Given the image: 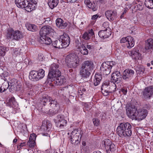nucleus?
Wrapping results in <instances>:
<instances>
[{"label":"nucleus","instance_id":"nucleus-40","mask_svg":"<svg viewBox=\"0 0 153 153\" xmlns=\"http://www.w3.org/2000/svg\"><path fill=\"white\" fill-rule=\"evenodd\" d=\"M82 104L83 106V109L84 112L88 111L91 109V108L88 103L83 102Z\"/></svg>","mask_w":153,"mask_h":153},{"label":"nucleus","instance_id":"nucleus-11","mask_svg":"<svg viewBox=\"0 0 153 153\" xmlns=\"http://www.w3.org/2000/svg\"><path fill=\"white\" fill-rule=\"evenodd\" d=\"M142 94L145 98H150L153 95V85L146 87L143 89Z\"/></svg>","mask_w":153,"mask_h":153},{"label":"nucleus","instance_id":"nucleus-56","mask_svg":"<svg viewBox=\"0 0 153 153\" xmlns=\"http://www.w3.org/2000/svg\"><path fill=\"white\" fill-rule=\"evenodd\" d=\"M122 92H123V93L124 94L126 95V94L127 92V88H122L121 90Z\"/></svg>","mask_w":153,"mask_h":153},{"label":"nucleus","instance_id":"nucleus-18","mask_svg":"<svg viewBox=\"0 0 153 153\" xmlns=\"http://www.w3.org/2000/svg\"><path fill=\"white\" fill-rule=\"evenodd\" d=\"M105 15L110 21H112L117 16V12L115 11L108 10L105 12Z\"/></svg>","mask_w":153,"mask_h":153},{"label":"nucleus","instance_id":"nucleus-22","mask_svg":"<svg viewBox=\"0 0 153 153\" xmlns=\"http://www.w3.org/2000/svg\"><path fill=\"white\" fill-rule=\"evenodd\" d=\"M40 42L42 43L47 45H50L52 42V41L51 38L47 36H40Z\"/></svg>","mask_w":153,"mask_h":153},{"label":"nucleus","instance_id":"nucleus-52","mask_svg":"<svg viewBox=\"0 0 153 153\" xmlns=\"http://www.w3.org/2000/svg\"><path fill=\"white\" fill-rule=\"evenodd\" d=\"M109 23L108 22H105L102 24V27L105 29L104 30H107V29L109 27Z\"/></svg>","mask_w":153,"mask_h":153},{"label":"nucleus","instance_id":"nucleus-15","mask_svg":"<svg viewBox=\"0 0 153 153\" xmlns=\"http://www.w3.org/2000/svg\"><path fill=\"white\" fill-rule=\"evenodd\" d=\"M81 67L91 72L94 68V64L92 61L87 60L83 63Z\"/></svg>","mask_w":153,"mask_h":153},{"label":"nucleus","instance_id":"nucleus-10","mask_svg":"<svg viewBox=\"0 0 153 153\" xmlns=\"http://www.w3.org/2000/svg\"><path fill=\"white\" fill-rule=\"evenodd\" d=\"M53 30L49 26H45L42 27L40 30L39 34L40 36L49 35L53 33Z\"/></svg>","mask_w":153,"mask_h":153},{"label":"nucleus","instance_id":"nucleus-1","mask_svg":"<svg viewBox=\"0 0 153 153\" xmlns=\"http://www.w3.org/2000/svg\"><path fill=\"white\" fill-rule=\"evenodd\" d=\"M127 116L131 119L141 120L146 118L147 114V111L145 109H139L137 111L134 106L129 105L126 108Z\"/></svg>","mask_w":153,"mask_h":153},{"label":"nucleus","instance_id":"nucleus-5","mask_svg":"<svg viewBox=\"0 0 153 153\" xmlns=\"http://www.w3.org/2000/svg\"><path fill=\"white\" fill-rule=\"evenodd\" d=\"M115 65V62L113 61L104 62L100 67V73L104 75L109 74L111 72L112 68Z\"/></svg>","mask_w":153,"mask_h":153},{"label":"nucleus","instance_id":"nucleus-55","mask_svg":"<svg viewBox=\"0 0 153 153\" xmlns=\"http://www.w3.org/2000/svg\"><path fill=\"white\" fill-rule=\"evenodd\" d=\"M140 22L143 25H145L147 23V20L142 19H141Z\"/></svg>","mask_w":153,"mask_h":153},{"label":"nucleus","instance_id":"nucleus-42","mask_svg":"<svg viewBox=\"0 0 153 153\" xmlns=\"http://www.w3.org/2000/svg\"><path fill=\"white\" fill-rule=\"evenodd\" d=\"M6 50L5 47L0 46V56H4L5 55Z\"/></svg>","mask_w":153,"mask_h":153},{"label":"nucleus","instance_id":"nucleus-59","mask_svg":"<svg viewBox=\"0 0 153 153\" xmlns=\"http://www.w3.org/2000/svg\"><path fill=\"white\" fill-rule=\"evenodd\" d=\"M98 17V16L97 15H93L91 18V19L92 20H95L97 19Z\"/></svg>","mask_w":153,"mask_h":153},{"label":"nucleus","instance_id":"nucleus-44","mask_svg":"<svg viewBox=\"0 0 153 153\" xmlns=\"http://www.w3.org/2000/svg\"><path fill=\"white\" fill-rule=\"evenodd\" d=\"M88 7L94 11L97 10L98 8L97 5L94 3L91 4L90 6Z\"/></svg>","mask_w":153,"mask_h":153},{"label":"nucleus","instance_id":"nucleus-62","mask_svg":"<svg viewBox=\"0 0 153 153\" xmlns=\"http://www.w3.org/2000/svg\"><path fill=\"white\" fill-rule=\"evenodd\" d=\"M53 150L48 149L46 150V152L47 153H53Z\"/></svg>","mask_w":153,"mask_h":153},{"label":"nucleus","instance_id":"nucleus-14","mask_svg":"<svg viewBox=\"0 0 153 153\" xmlns=\"http://www.w3.org/2000/svg\"><path fill=\"white\" fill-rule=\"evenodd\" d=\"M60 39L61 40L64 48H66L69 45L70 42V39L68 35L64 33L60 36Z\"/></svg>","mask_w":153,"mask_h":153},{"label":"nucleus","instance_id":"nucleus-29","mask_svg":"<svg viewBox=\"0 0 153 153\" xmlns=\"http://www.w3.org/2000/svg\"><path fill=\"white\" fill-rule=\"evenodd\" d=\"M58 3V0H48V4L51 9L56 7Z\"/></svg>","mask_w":153,"mask_h":153},{"label":"nucleus","instance_id":"nucleus-32","mask_svg":"<svg viewBox=\"0 0 153 153\" xmlns=\"http://www.w3.org/2000/svg\"><path fill=\"white\" fill-rule=\"evenodd\" d=\"M79 51L83 55H87L88 54V51L86 47L83 45H81L78 47Z\"/></svg>","mask_w":153,"mask_h":153},{"label":"nucleus","instance_id":"nucleus-27","mask_svg":"<svg viewBox=\"0 0 153 153\" xmlns=\"http://www.w3.org/2000/svg\"><path fill=\"white\" fill-rule=\"evenodd\" d=\"M111 34V33L107 32V30H100L98 33V35L101 38H108Z\"/></svg>","mask_w":153,"mask_h":153},{"label":"nucleus","instance_id":"nucleus-51","mask_svg":"<svg viewBox=\"0 0 153 153\" xmlns=\"http://www.w3.org/2000/svg\"><path fill=\"white\" fill-rule=\"evenodd\" d=\"M102 94L105 96H107L109 94V93H110L109 91V90H107L104 89L102 87Z\"/></svg>","mask_w":153,"mask_h":153},{"label":"nucleus","instance_id":"nucleus-63","mask_svg":"<svg viewBox=\"0 0 153 153\" xmlns=\"http://www.w3.org/2000/svg\"><path fill=\"white\" fill-rule=\"evenodd\" d=\"M91 47L92 46H91V45H87V48L88 49H91Z\"/></svg>","mask_w":153,"mask_h":153},{"label":"nucleus","instance_id":"nucleus-23","mask_svg":"<svg viewBox=\"0 0 153 153\" xmlns=\"http://www.w3.org/2000/svg\"><path fill=\"white\" fill-rule=\"evenodd\" d=\"M94 35V33L92 29L88 30V32H85L83 35L82 38L86 40L89 39L91 37Z\"/></svg>","mask_w":153,"mask_h":153},{"label":"nucleus","instance_id":"nucleus-47","mask_svg":"<svg viewBox=\"0 0 153 153\" xmlns=\"http://www.w3.org/2000/svg\"><path fill=\"white\" fill-rule=\"evenodd\" d=\"M2 86L4 88L3 91H5L10 86V84L8 82H5L2 83Z\"/></svg>","mask_w":153,"mask_h":153},{"label":"nucleus","instance_id":"nucleus-12","mask_svg":"<svg viewBox=\"0 0 153 153\" xmlns=\"http://www.w3.org/2000/svg\"><path fill=\"white\" fill-rule=\"evenodd\" d=\"M139 51L138 49L134 48L129 51L128 53L133 59L136 60H141L142 58V54L139 52Z\"/></svg>","mask_w":153,"mask_h":153},{"label":"nucleus","instance_id":"nucleus-16","mask_svg":"<svg viewBox=\"0 0 153 153\" xmlns=\"http://www.w3.org/2000/svg\"><path fill=\"white\" fill-rule=\"evenodd\" d=\"M134 73V70L129 68L126 69L123 73V78L125 80L131 79L133 76Z\"/></svg>","mask_w":153,"mask_h":153},{"label":"nucleus","instance_id":"nucleus-6","mask_svg":"<svg viewBox=\"0 0 153 153\" xmlns=\"http://www.w3.org/2000/svg\"><path fill=\"white\" fill-rule=\"evenodd\" d=\"M7 38L11 40H18L23 38V35L19 30L14 31L13 29L8 30L7 35Z\"/></svg>","mask_w":153,"mask_h":153},{"label":"nucleus","instance_id":"nucleus-60","mask_svg":"<svg viewBox=\"0 0 153 153\" xmlns=\"http://www.w3.org/2000/svg\"><path fill=\"white\" fill-rule=\"evenodd\" d=\"M26 145V144L25 143H21L20 144L19 146V147H20L19 148H20L21 147H23V146H25Z\"/></svg>","mask_w":153,"mask_h":153},{"label":"nucleus","instance_id":"nucleus-49","mask_svg":"<svg viewBox=\"0 0 153 153\" xmlns=\"http://www.w3.org/2000/svg\"><path fill=\"white\" fill-rule=\"evenodd\" d=\"M58 119V121L57 122H60L62 120H65L64 119V117L63 115L59 114L57 116Z\"/></svg>","mask_w":153,"mask_h":153},{"label":"nucleus","instance_id":"nucleus-19","mask_svg":"<svg viewBox=\"0 0 153 153\" xmlns=\"http://www.w3.org/2000/svg\"><path fill=\"white\" fill-rule=\"evenodd\" d=\"M51 127V125L49 121L45 120L43 121L41 126L42 131L44 132H48Z\"/></svg>","mask_w":153,"mask_h":153},{"label":"nucleus","instance_id":"nucleus-24","mask_svg":"<svg viewBox=\"0 0 153 153\" xmlns=\"http://www.w3.org/2000/svg\"><path fill=\"white\" fill-rule=\"evenodd\" d=\"M91 72V71L81 67L80 68V74L82 77L86 78L89 76Z\"/></svg>","mask_w":153,"mask_h":153},{"label":"nucleus","instance_id":"nucleus-8","mask_svg":"<svg viewBox=\"0 0 153 153\" xmlns=\"http://www.w3.org/2000/svg\"><path fill=\"white\" fill-rule=\"evenodd\" d=\"M59 65L56 63L51 64L50 67L48 76L49 78L55 77V76L59 75L61 72L58 69Z\"/></svg>","mask_w":153,"mask_h":153},{"label":"nucleus","instance_id":"nucleus-38","mask_svg":"<svg viewBox=\"0 0 153 153\" xmlns=\"http://www.w3.org/2000/svg\"><path fill=\"white\" fill-rule=\"evenodd\" d=\"M37 73L39 79L42 78L45 76V71L42 69H39Z\"/></svg>","mask_w":153,"mask_h":153},{"label":"nucleus","instance_id":"nucleus-46","mask_svg":"<svg viewBox=\"0 0 153 153\" xmlns=\"http://www.w3.org/2000/svg\"><path fill=\"white\" fill-rule=\"evenodd\" d=\"M116 86L115 84H114L110 86L109 88V91L110 93H112L116 91Z\"/></svg>","mask_w":153,"mask_h":153},{"label":"nucleus","instance_id":"nucleus-4","mask_svg":"<svg viewBox=\"0 0 153 153\" xmlns=\"http://www.w3.org/2000/svg\"><path fill=\"white\" fill-rule=\"evenodd\" d=\"M82 137L80 131L78 129H74L71 133L70 137L71 143L74 145H79L81 141Z\"/></svg>","mask_w":153,"mask_h":153},{"label":"nucleus","instance_id":"nucleus-9","mask_svg":"<svg viewBox=\"0 0 153 153\" xmlns=\"http://www.w3.org/2000/svg\"><path fill=\"white\" fill-rule=\"evenodd\" d=\"M44 102L46 103L47 102H50V106L52 108L53 112L55 114L57 113L59 109V106L57 104V101L55 100H53L50 97L47 96L44 99Z\"/></svg>","mask_w":153,"mask_h":153},{"label":"nucleus","instance_id":"nucleus-13","mask_svg":"<svg viewBox=\"0 0 153 153\" xmlns=\"http://www.w3.org/2000/svg\"><path fill=\"white\" fill-rule=\"evenodd\" d=\"M51 79H53L52 82L55 85H60L63 84L65 82V78L63 76L59 75L55 76V77H52Z\"/></svg>","mask_w":153,"mask_h":153},{"label":"nucleus","instance_id":"nucleus-43","mask_svg":"<svg viewBox=\"0 0 153 153\" xmlns=\"http://www.w3.org/2000/svg\"><path fill=\"white\" fill-rule=\"evenodd\" d=\"M131 39V36H127L125 37L122 38L120 40V43H127V41L128 40H130Z\"/></svg>","mask_w":153,"mask_h":153},{"label":"nucleus","instance_id":"nucleus-48","mask_svg":"<svg viewBox=\"0 0 153 153\" xmlns=\"http://www.w3.org/2000/svg\"><path fill=\"white\" fill-rule=\"evenodd\" d=\"M36 136V134L33 133L30 134L29 140L35 141Z\"/></svg>","mask_w":153,"mask_h":153},{"label":"nucleus","instance_id":"nucleus-64","mask_svg":"<svg viewBox=\"0 0 153 153\" xmlns=\"http://www.w3.org/2000/svg\"><path fill=\"white\" fill-rule=\"evenodd\" d=\"M93 153H102L100 151H94Z\"/></svg>","mask_w":153,"mask_h":153},{"label":"nucleus","instance_id":"nucleus-26","mask_svg":"<svg viewBox=\"0 0 153 153\" xmlns=\"http://www.w3.org/2000/svg\"><path fill=\"white\" fill-rule=\"evenodd\" d=\"M102 79V76L99 74L96 73L95 76L93 83L95 86H97L100 83Z\"/></svg>","mask_w":153,"mask_h":153},{"label":"nucleus","instance_id":"nucleus-17","mask_svg":"<svg viewBox=\"0 0 153 153\" xmlns=\"http://www.w3.org/2000/svg\"><path fill=\"white\" fill-rule=\"evenodd\" d=\"M17 80L15 79H12L9 83L10 87L9 88L10 92L17 91L19 90L18 87Z\"/></svg>","mask_w":153,"mask_h":153},{"label":"nucleus","instance_id":"nucleus-41","mask_svg":"<svg viewBox=\"0 0 153 153\" xmlns=\"http://www.w3.org/2000/svg\"><path fill=\"white\" fill-rule=\"evenodd\" d=\"M37 71H33L30 72V76L33 79H39L37 75Z\"/></svg>","mask_w":153,"mask_h":153},{"label":"nucleus","instance_id":"nucleus-2","mask_svg":"<svg viewBox=\"0 0 153 153\" xmlns=\"http://www.w3.org/2000/svg\"><path fill=\"white\" fill-rule=\"evenodd\" d=\"M131 128L129 123H121L117 128V132L120 137H130L132 134Z\"/></svg>","mask_w":153,"mask_h":153},{"label":"nucleus","instance_id":"nucleus-35","mask_svg":"<svg viewBox=\"0 0 153 153\" xmlns=\"http://www.w3.org/2000/svg\"><path fill=\"white\" fill-rule=\"evenodd\" d=\"M86 89L84 86H80L78 89V93L79 95L82 96L86 93Z\"/></svg>","mask_w":153,"mask_h":153},{"label":"nucleus","instance_id":"nucleus-61","mask_svg":"<svg viewBox=\"0 0 153 153\" xmlns=\"http://www.w3.org/2000/svg\"><path fill=\"white\" fill-rule=\"evenodd\" d=\"M68 2L71 3H74L75 2H77L78 1V0H67Z\"/></svg>","mask_w":153,"mask_h":153},{"label":"nucleus","instance_id":"nucleus-33","mask_svg":"<svg viewBox=\"0 0 153 153\" xmlns=\"http://www.w3.org/2000/svg\"><path fill=\"white\" fill-rule=\"evenodd\" d=\"M131 39L129 40H128L126 43L127 47L128 48H130L132 47L134 45V40L133 37L131 36Z\"/></svg>","mask_w":153,"mask_h":153},{"label":"nucleus","instance_id":"nucleus-45","mask_svg":"<svg viewBox=\"0 0 153 153\" xmlns=\"http://www.w3.org/2000/svg\"><path fill=\"white\" fill-rule=\"evenodd\" d=\"M9 103L10 105L12 107H13L16 106L17 104L16 102L15 101V99L14 97L12 98L9 100Z\"/></svg>","mask_w":153,"mask_h":153},{"label":"nucleus","instance_id":"nucleus-3","mask_svg":"<svg viewBox=\"0 0 153 153\" xmlns=\"http://www.w3.org/2000/svg\"><path fill=\"white\" fill-rule=\"evenodd\" d=\"M65 62L68 67L70 68H75L79 65V59L76 54L71 53L66 56Z\"/></svg>","mask_w":153,"mask_h":153},{"label":"nucleus","instance_id":"nucleus-34","mask_svg":"<svg viewBox=\"0 0 153 153\" xmlns=\"http://www.w3.org/2000/svg\"><path fill=\"white\" fill-rule=\"evenodd\" d=\"M27 148L31 149H33L36 146L35 141L28 140L26 145Z\"/></svg>","mask_w":153,"mask_h":153},{"label":"nucleus","instance_id":"nucleus-31","mask_svg":"<svg viewBox=\"0 0 153 153\" xmlns=\"http://www.w3.org/2000/svg\"><path fill=\"white\" fill-rule=\"evenodd\" d=\"M26 25L27 29L30 31H36L38 30L37 27L35 25L27 24Z\"/></svg>","mask_w":153,"mask_h":153},{"label":"nucleus","instance_id":"nucleus-54","mask_svg":"<svg viewBox=\"0 0 153 153\" xmlns=\"http://www.w3.org/2000/svg\"><path fill=\"white\" fill-rule=\"evenodd\" d=\"M84 3L88 7H89L90 4L92 3L90 0H85Z\"/></svg>","mask_w":153,"mask_h":153},{"label":"nucleus","instance_id":"nucleus-53","mask_svg":"<svg viewBox=\"0 0 153 153\" xmlns=\"http://www.w3.org/2000/svg\"><path fill=\"white\" fill-rule=\"evenodd\" d=\"M3 81V79L0 77V85L1 84ZM3 90H4V88L1 85V87L0 86V92L1 93L4 92L5 91H3Z\"/></svg>","mask_w":153,"mask_h":153},{"label":"nucleus","instance_id":"nucleus-58","mask_svg":"<svg viewBox=\"0 0 153 153\" xmlns=\"http://www.w3.org/2000/svg\"><path fill=\"white\" fill-rule=\"evenodd\" d=\"M130 8H128L127 7H126L124 8L123 12V14H125L129 10V9Z\"/></svg>","mask_w":153,"mask_h":153},{"label":"nucleus","instance_id":"nucleus-39","mask_svg":"<svg viewBox=\"0 0 153 153\" xmlns=\"http://www.w3.org/2000/svg\"><path fill=\"white\" fill-rule=\"evenodd\" d=\"M137 6V10L141 11L143 9L144 5L142 2L138 1L136 3Z\"/></svg>","mask_w":153,"mask_h":153},{"label":"nucleus","instance_id":"nucleus-37","mask_svg":"<svg viewBox=\"0 0 153 153\" xmlns=\"http://www.w3.org/2000/svg\"><path fill=\"white\" fill-rule=\"evenodd\" d=\"M56 123L57 126H59L61 128H63L64 126H66L67 121L65 120H63L60 122H56Z\"/></svg>","mask_w":153,"mask_h":153},{"label":"nucleus","instance_id":"nucleus-20","mask_svg":"<svg viewBox=\"0 0 153 153\" xmlns=\"http://www.w3.org/2000/svg\"><path fill=\"white\" fill-rule=\"evenodd\" d=\"M111 80L113 82H117V83L120 82L121 80V76L120 72L116 71L113 73L111 75Z\"/></svg>","mask_w":153,"mask_h":153},{"label":"nucleus","instance_id":"nucleus-30","mask_svg":"<svg viewBox=\"0 0 153 153\" xmlns=\"http://www.w3.org/2000/svg\"><path fill=\"white\" fill-rule=\"evenodd\" d=\"M61 40L59 39V40L55 41L53 43V46L57 48H64Z\"/></svg>","mask_w":153,"mask_h":153},{"label":"nucleus","instance_id":"nucleus-7","mask_svg":"<svg viewBox=\"0 0 153 153\" xmlns=\"http://www.w3.org/2000/svg\"><path fill=\"white\" fill-rule=\"evenodd\" d=\"M102 144L105 149L107 153H113L116 150V146L109 139H105Z\"/></svg>","mask_w":153,"mask_h":153},{"label":"nucleus","instance_id":"nucleus-25","mask_svg":"<svg viewBox=\"0 0 153 153\" xmlns=\"http://www.w3.org/2000/svg\"><path fill=\"white\" fill-rule=\"evenodd\" d=\"M29 1L28 0V3H26V4H27V6H25V10L28 12H30L35 9L36 5L34 3H29Z\"/></svg>","mask_w":153,"mask_h":153},{"label":"nucleus","instance_id":"nucleus-21","mask_svg":"<svg viewBox=\"0 0 153 153\" xmlns=\"http://www.w3.org/2000/svg\"><path fill=\"white\" fill-rule=\"evenodd\" d=\"M56 24L57 27L60 29H64L66 27L68 24L67 22H64L61 18H58L56 20Z\"/></svg>","mask_w":153,"mask_h":153},{"label":"nucleus","instance_id":"nucleus-57","mask_svg":"<svg viewBox=\"0 0 153 153\" xmlns=\"http://www.w3.org/2000/svg\"><path fill=\"white\" fill-rule=\"evenodd\" d=\"M43 56L42 54H40L38 55V59L39 61H42L43 59Z\"/></svg>","mask_w":153,"mask_h":153},{"label":"nucleus","instance_id":"nucleus-28","mask_svg":"<svg viewBox=\"0 0 153 153\" xmlns=\"http://www.w3.org/2000/svg\"><path fill=\"white\" fill-rule=\"evenodd\" d=\"M153 47V39H148L146 42L145 48L146 50L152 49Z\"/></svg>","mask_w":153,"mask_h":153},{"label":"nucleus","instance_id":"nucleus-36","mask_svg":"<svg viewBox=\"0 0 153 153\" xmlns=\"http://www.w3.org/2000/svg\"><path fill=\"white\" fill-rule=\"evenodd\" d=\"M145 4L146 7L149 8H153V0H145Z\"/></svg>","mask_w":153,"mask_h":153},{"label":"nucleus","instance_id":"nucleus-50","mask_svg":"<svg viewBox=\"0 0 153 153\" xmlns=\"http://www.w3.org/2000/svg\"><path fill=\"white\" fill-rule=\"evenodd\" d=\"M93 121L94 124L95 126H98L100 123V120L97 118H94L93 119Z\"/></svg>","mask_w":153,"mask_h":153}]
</instances>
